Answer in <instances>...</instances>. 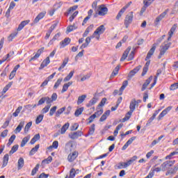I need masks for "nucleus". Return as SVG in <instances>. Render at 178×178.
<instances>
[{"mask_svg":"<svg viewBox=\"0 0 178 178\" xmlns=\"http://www.w3.org/2000/svg\"><path fill=\"white\" fill-rule=\"evenodd\" d=\"M105 26L101 25L95 30L92 35L90 36V38H96V40H99L101 34H104V33H105Z\"/></svg>","mask_w":178,"mask_h":178,"instance_id":"nucleus-1","label":"nucleus"},{"mask_svg":"<svg viewBox=\"0 0 178 178\" xmlns=\"http://www.w3.org/2000/svg\"><path fill=\"white\" fill-rule=\"evenodd\" d=\"M172 43L168 42V43H163L161 46H160V53L159 54V59H161V58H162L163 56V55H165V54H166V51H168L169 49V48H170V45Z\"/></svg>","mask_w":178,"mask_h":178,"instance_id":"nucleus-2","label":"nucleus"},{"mask_svg":"<svg viewBox=\"0 0 178 178\" xmlns=\"http://www.w3.org/2000/svg\"><path fill=\"white\" fill-rule=\"evenodd\" d=\"M176 163V161H166L163 162L161 166L162 169V172H166V170H169L172 166H173Z\"/></svg>","mask_w":178,"mask_h":178,"instance_id":"nucleus-3","label":"nucleus"},{"mask_svg":"<svg viewBox=\"0 0 178 178\" xmlns=\"http://www.w3.org/2000/svg\"><path fill=\"white\" fill-rule=\"evenodd\" d=\"M133 14H134L133 11H131L125 17L124 24L127 29V27H129V26H130V24H131V22H133V17H134Z\"/></svg>","mask_w":178,"mask_h":178,"instance_id":"nucleus-4","label":"nucleus"},{"mask_svg":"<svg viewBox=\"0 0 178 178\" xmlns=\"http://www.w3.org/2000/svg\"><path fill=\"white\" fill-rule=\"evenodd\" d=\"M96 13H98L99 16H105L108 13V8L104 5H100L96 10Z\"/></svg>","mask_w":178,"mask_h":178,"instance_id":"nucleus-5","label":"nucleus"},{"mask_svg":"<svg viewBox=\"0 0 178 178\" xmlns=\"http://www.w3.org/2000/svg\"><path fill=\"white\" fill-rule=\"evenodd\" d=\"M81 136H83V132H81V131L71 132L70 134H69V137L72 140H76L79 138V137H81Z\"/></svg>","mask_w":178,"mask_h":178,"instance_id":"nucleus-6","label":"nucleus"},{"mask_svg":"<svg viewBox=\"0 0 178 178\" xmlns=\"http://www.w3.org/2000/svg\"><path fill=\"white\" fill-rule=\"evenodd\" d=\"M156 44H153L152 47L149 49V52L147 53L145 60H148V59H150L151 57L154 55L155 49H156Z\"/></svg>","mask_w":178,"mask_h":178,"instance_id":"nucleus-7","label":"nucleus"},{"mask_svg":"<svg viewBox=\"0 0 178 178\" xmlns=\"http://www.w3.org/2000/svg\"><path fill=\"white\" fill-rule=\"evenodd\" d=\"M44 49H45V48H44V47H42L40 49H38L37 51V53L35 54V55L34 56H33L29 60V62H31V60H37V59H38V58H40V56L41 55V54H42V52H44Z\"/></svg>","mask_w":178,"mask_h":178,"instance_id":"nucleus-8","label":"nucleus"},{"mask_svg":"<svg viewBox=\"0 0 178 178\" xmlns=\"http://www.w3.org/2000/svg\"><path fill=\"white\" fill-rule=\"evenodd\" d=\"M172 111V106H168L165 109H164L159 115L158 119L159 120H161L162 118L164 116H166L168 115V113Z\"/></svg>","mask_w":178,"mask_h":178,"instance_id":"nucleus-9","label":"nucleus"},{"mask_svg":"<svg viewBox=\"0 0 178 178\" xmlns=\"http://www.w3.org/2000/svg\"><path fill=\"white\" fill-rule=\"evenodd\" d=\"M45 15H47V12L43 11L38 15V16L35 18L33 23L35 24L41 20V19H44L45 17Z\"/></svg>","mask_w":178,"mask_h":178,"instance_id":"nucleus-10","label":"nucleus"},{"mask_svg":"<svg viewBox=\"0 0 178 178\" xmlns=\"http://www.w3.org/2000/svg\"><path fill=\"white\" fill-rule=\"evenodd\" d=\"M79 156V152H73L72 153L70 154L67 156V160L69 162H73L76 158Z\"/></svg>","mask_w":178,"mask_h":178,"instance_id":"nucleus-11","label":"nucleus"},{"mask_svg":"<svg viewBox=\"0 0 178 178\" xmlns=\"http://www.w3.org/2000/svg\"><path fill=\"white\" fill-rule=\"evenodd\" d=\"M70 38H65L63 41L60 42V48H65L67 45H69L70 44Z\"/></svg>","mask_w":178,"mask_h":178,"instance_id":"nucleus-12","label":"nucleus"},{"mask_svg":"<svg viewBox=\"0 0 178 178\" xmlns=\"http://www.w3.org/2000/svg\"><path fill=\"white\" fill-rule=\"evenodd\" d=\"M152 81V76H150L149 79H147L145 82L143 84L141 91H145L147 87H148L149 83Z\"/></svg>","mask_w":178,"mask_h":178,"instance_id":"nucleus-13","label":"nucleus"},{"mask_svg":"<svg viewBox=\"0 0 178 178\" xmlns=\"http://www.w3.org/2000/svg\"><path fill=\"white\" fill-rule=\"evenodd\" d=\"M129 166H130V164L129 163L128 161L120 162L118 164L117 168H118V169H126V168H129Z\"/></svg>","mask_w":178,"mask_h":178,"instance_id":"nucleus-14","label":"nucleus"},{"mask_svg":"<svg viewBox=\"0 0 178 178\" xmlns=\"http://www.w3.org/2000/svg\"><path fill=\"white\" fill-rule=\"evenodd\" d=\"M70 126V124L69 122L65 123L61 129L58 131L60 134H65L66 133V131L67 129H69V127Z\"/></svg>","mask_w":178,"mask_h":178,"instance_id":"nucleus-15","label":"nucleus"},{"mask_svg":"<svg viewBox=\"0 0 178 178\" xmlns=\"http://www.w3.org/2000/svg\"><path fill=\"white\" fill-rule=\"evenodd\" d=\"M136 106H138V105L136 102V99H133L131 101L130 105H129V108L131 112H134V111H136Z\"/></svg>","mask_w":178,"mask_h":178,"instance_id":"nucleus-16","label":"nucleus"},{"mask_svg":"<svg viewBox=\"0 0 178 178\" xmlns=\"http://www.w3.org/2000/svg\"><path fill=\"white\" fill-rule=\"evenodd\" d=\"M30 23V20H25L22 21L18 26L17 31H21V30H23L25 26H27Z\"/></svg>","mask_w":178,"mask_h":178,"instance_id":"nucleus-17","label":"nucleus"},{"mask_svg":"<svg viewBox=\"0 0 178 178\" xmlns=\"http://www.w3.org/2000/svg\"><path fill=\"white\" fill-rule=\"evenodd\" d=\"M168 12H169V9L165 10L163 13H161L159 17H157L156 18V23H159V22H161V20H162V19H163L165 16H166V15H168Z\"/></svg>","mask_w":178,"mask_h":178,"instance_id":"nucleus-18","label":"nucleus"},{"mask_svg":"<svg viewBox=\"0 0 178 178\" xmlns=\"http://www.w3.org/2000/svg\"><path fill=\"white\" fill-rule=\"evenodd\" d=\"M131 51V47H129L123 53L122 58H120L121 62H124L126 58H127V55H129V52Z\"/></svg>","mask_w":178,"mask_h":178,"instance_id":"nucleus-19","label":"nucleus"},{"mask_svg":"<svg viewBox=\"0 0 178 178\" xmlns=\"http://www.w3.org/2000/svg\"><path fill=\"white\" fill-rule=\"evenodd\" d=\"M24 127V121H22L19 122V125L17 127V128L15 129V134H17V133H20L22 131V129Z\"/></svg>","mask_w":178,"mask_h":178,"instance_id":"nucleus-20","label":"nucleus"},{"mask_svg":"<svg viewBox=\"0 0 178 178\" xmlns=\"http://www.w3.org/2000/svg\"><path fill=\"white\" fill-rule=\"evenodd\" d=\"M50 63H51V60H49V57H47L41 63L40 69H44V67H46V66H48V65H49Z\"/></svg>","mask_w":178,"mask_h":178,"instance_id":"nucleus-21","label":"nucleus"},{"mask_svg":"<svg viewBox=\"0 0 178 178\" xmlns=\"http://www.w3.org/2000/svg\"><path fill=\"white\" fill-rule=\"evenodd\" d=\"M24 166V159L23 157H20L17 162V169L20 170Z\"/></svg>","mask_w":178,"mask_h":178,"instance_id":"nucleus-22","label":"nucleus"},{"mask_svg":"<svg viewBox=\"0 0 178 178\" xmlns=\"http://www.w3.org/2000/svg\"><path fill=\"white\" fill-rule=\"evenodd\" d=\"M157 166H158V164H156L151 169V171L153 172V173L154 175H155V172H156V173H159V172H162V167H161V165L160 167H157Z\"/></svg>","mask_w":178,"mask_h":178,"instance_id":"nucleus-23","label":"nucleus"},{"mask_svg":"<svg viewBox=\"0 0 178 178\" xmlns=\"http://www.w3.org/2000/svg\"><path fill=\"white\" fill-rule=\"evenodd\" d=\"M109 115H111V111H106L100 118L99 121L100 122H104V120H106V118H108V116H109Z\"/></svg>","mask_w":178,"mask_h":178,"instance_id":"nucleus-24","label":"nucleus"},{"mask_svg":"<svg viewBox=\"0 0 178 178\" xmlns=\"http://www.w3.org/2000/svg\"><path fill=\"white\" fill-rule=\"evenodd\" d=\"M177 27V26L176 24H174L171 29L170 30V31L168 32V35L169 37L168 38V41L169 40H170L172 38V35H173V33H175V31H176V28Z\"/></svg>","mask_w":178,"mask_h":178,"instance_id":"nucleus-25","label":"nucleus"},{"mask_svg":"<svg viewBox=\"0 0 178 178\" xmlns=\"http://www.w3.org/2000/svg\"><path fill=\"white\" fill-rule=\"evenodd\" d=\"M128 84H129V81H124L122 83V86L120 88L119 95H122V94H123V91L124 90V88H126V87H127Z\"/></svg>","mask_w":178,"mask_h":178,"instance_id":"nucleus-26","label":"nucleus"},{"mask_svg":"<svg viewBox=\"0 0 178 178\" xmlns=\"http://www.w3.org/2000/svg\"><path fill=\"white\" fill-rule=\"evenodd\" d=\"M29 140H30V135L24 137L22 140L20 147H24V145H26V144H27V143H29Z\"/></svg>","mask_w":178,"mask_h":178,"instance_id":"nucleus-27","label":"nucleus"},{"mask_svg":"<svg viewBox=\"0 0 178 178\" xmlns=\"http://www.w3.org/2000/svg\"><path fill=\"white\" fill-rule=\"evenodd\" d=\"M149 63H150V61H147L146 63H145V67H143V72H142V76H145V74H147V72H148V66H149Z\"/></svg>","mask_w":178,"mask_h":178,"instance_id":"nucleus-28","label":"nucleus"},{"mask_svg":"<svg viewBox=\"0 0 178 178\" xmlns=\"http://www.w3.org/2000/svg\"><path fill=\"white\" fill-rule=\"evenodd\" d=\"M87 98V95H83L78 97L77 105H80L84 102V100Z\"/></svg>","mask_w":178,"mask_h":178,"instance_id":"nucleus-29","label":"nucleus"},{"mask_svg":"<svg viewBox=\"0 0 178 178\" xmlns=\"http://www.w3.org/2000/svg\"><path fill=\"white\" fill-rule=\"evenodd\" d=\"M73 149V142L70 141L65 145V151H72Z\"/></svg>","mask_w":178,"mask_h":178,"instance_id":"nucleus-30","label":"nucleus"},{"mask_svg":"<svg viewBox=\"0 0 178 178\" xmlns=\"http://www.w3.org/2000/svg\"><path fill=\"white\" fill-rule=\"evenodd\" d=\"M40 134H35L33 138L31 140V142H30V144H35V143L37 141H38V140H40Z\"/></svg>","mask_w":178,"mask_h":178,"instance_id":"nucleus-31","label":"nucleus"},{"mask_svg":"<svg viewBox=\"0 0 178 178\" xmlns=\"http://www.w3.org/2000/svg\"><path fill=\"white\" fill-rule=\"evenodd\" d=\"M9 161V154H6L3 158V168H5L6 165H8V162Z\"/></svg>","mask_w":178,"mask_h":178,"instance_id":"nucleus-32","label":"nucleus"},{"mask_svg":"<svg viewBox=\"0 0 178 178\" xmlns=\"http://www.w3.org/2000/svg\"><path fill=\"white\" fill-rule=\"evenodd\" d=\"M13 84V82H9L8 84H7L3 89L2 90V95H3V94H6V91H8V90H9V88H10V87H12V85Z\"/></svg>","mask_w":178,"mask_h":178,"instance_id":"nucleus-33","label":"nucleus"},{"mask_svg":"<svg viewBox=\"0 0 178 178\" xmlns=\"http://www.w3.org/2000/svg\"><path fill=\"white\" fill-rule=\"evenodd\" d=\"M122 127H123V124H120L116 127V128L113 132V135L115 137H116V136H118V134H119V130H120L122 129Z\"/></svg>","mask_w":178,"mask_h":178,"instance_id":"nucleus-34","label":"nucleus"},{"mask_svg":"<svg viewBox=\"0 0 178 178\" xmlns=\"http://www.w3.org/2000/svg\"><path fill=\"white\" fill-rule=\"evenodd\" d=\"M120 70V65H118L115 67L114 70L113 71L111 77H115V76H117L118 73H119V70Z\"/></svg>","mask_w":178,"mask_h":178,"instance_id":"nucleus-35","label":"nucleus"},{"mask_svg":"<svg viewBox=\"0 0 178 178\" xmlns=\"http://www.w3.org/2000/svg\"><path fill=\"white\" fill-rule=\"evenodd\" d=\"M16 139V135H12L8 140V143H7V147H10L13 143V141Z\"/></svg>","mask_w":178,"mask_h":178,"instance_id":"nucleus-36","label":"nucleus"},{"mask_svg":"<svg viewBox=\"0 0 178 178\" xmlns=\"http://www.w3.org/2000/svg\"><path fill=\"white\" fill-rule=\"evenodd\" d=\"M23 109V106H19L16 110L15 112L13 113V116L14 118H17L19 116V114L20 113L21 111Z\"/></svg>","mask_w":178,"mask_h":178,"instance_id":"nucleus-37","label":"nucleus"},{"mask_svg":"<svg viewBox=\"0 0 178 178\" xmlns=\"http://www.w3.org/2000/svg\"><path fill=\"white\" fill-rule=\"evenodd\" d=\"M40 148V145H36L29 152V155H34Z\"/></svg>","mask_w":178,"mask_h":178,"instance_id":"nucleus-38","label":"nucleus"},{"mask_svg":"<svg viewBox=\"0 0 178 178\" xmlns=\"http://www.w3.org/2000/svg\"><path fill=\"white\" fill-rule=\"evenodd\" d=\"M58 146H59V143L58 142V140H55L53 142L52 145L48 147V149H52V148H54V149H56Z\"/></svg>","mask_w":178,"mask_h":178,"instance_id":"nucleus-39","label":"nucleus"},{"mask_svg":"<svg viewBox=\"0 0 178 178\" xmlns=\"http://www.w3.org/2000/svg\"><path fill=\"white\" fill-rule=\"evenodd\" d=\"M124 12H126V10L122 8L117 15L116 19L119 20L122 17V16H123V13H124Z\"/></svg>","mask_w":178,"mask_h":178,"instance_id":"nucleus-40","label":"nucleus"},{"mask_svg":"<svg viewBox=\"0 0 178 178\" xmlns=\"http://www.w3.org/2000/svg\"><path fill=\"white\" fill-rule=\"evenodd\" d=\"M19 149V145H15L12 148L11 150L10 151L9 154L10 155H12L16 152Z\"/></svg>","mask_w":178,"mask_h":178,"instance_id":"nucleus-41","label":"nucleus"},{"mask_svg":"<svg viewBox=\"0 0 178 178\" xmlns=\"http://www.w3.org/2000/svg\"><path fill=\"white\" fill-rule=\"evenodd\" d=\"M65 111H66V107H63V108L58 109L56 113V116H57V117L60 116V115H62V113H63V112H65Z\"/></svg>","mask_w":178,"mask_h":178,"instance_id":"nucleus-42","label":"nucleus"},{"mask_svg":"<svg viewBox=\"0 0 178 178\" xmlns=\"http://www.w3.org/2000/svg\"><path fill=\"white\" fill-rule=\"evenodd\" d=\"M131 115H133V111H129L126 115L125 117L123 118V121L126 122V120H129L130 118H131Z\"/></svg>","mask_w":178,"mask_h":178,"instance_id":"nucleus-43","label":"nucleus"},{"mask_svg":"<svg viewBox=\"0 0 178 178\" xmlns=\"http://www.w3.org/2000/svg\"><path fill=\"white\" fill-rule=\"evenodd\" d=\"M63 81V79L62 78H60L57 80V81L55 83L54 86V90H56V88H58L59 86H60V83H62Z\"/></svg>","mask_w":178,"mask_h":178,"instance_id":"nucleus-44","label":"nucleus"},{"mask_svg":"<svg viewBox=\"0 0 178 178\" xmlns=\"http://www.w3.org/2000/svg\"><path fill=\"white\" fill-rule=\"evenodd\" d=\"M16 35H17V32H14L11 33L8 37V40L9 42L13 41V39L16 38Z\"/></svg>","mask_w":178,"mask_h":178,"instance_id":"nucleus-45","label":"nucleus"},{"mask_svg":"<svg viewBox=\"0 0 178 178\" xmlns=\"http://www.w3.org/2000/svg\"><path fill=\"white\" fill-rule=\"evenodd\" d=\"M73 74H74V71H71L69 74L64 79V81H69V80L73 77Z\"/></svg>","mask_w":178,"mask_h":178,"instance_id":"nucleus-46","label":"nucleus"},{"mask_svg":"<svg viewBox=\"0 0 178 178\" xmlns=\"http://www.w3.org/2000/svg\"><path fill=\"white\" fill-rule=\"evenodd\" d=\"M42 119H44V115H42V114L39 115L37 117L36 120H35L36 124H40V122H42Z\"/></svg>","mask_w":178,"mask_h":178,"instance_id":"nucleus-47","label":"nucleus"},{"mask_svg":"<svg viewBox=\"0 0 178 178\" xmlns=\"http://www.w3.org/2000/svg\"><path fill=\"white\" fill-rule=\"evenodd\" d=\"M90 42V37L86 38V42L83 43L81 46V49H83L84 48H86V47H88V44Z\"/></svg>","mask_w":178,"mask_h":178,"instance_id":"nucleus-48","label":"nucleus"},{"mask_svg":"<svg viewBox=\"0 0 178 178\" xmlns=\"http://www.w3.org/2000/svg\"><path fill=\"white\" fill-rule=\"evenodd\" d=\"M44 102H46L47 105H50V107L52 106V99L49 98V97H44Z\"/></svg>","mask_w":178,"mask_h":178,"instance_id":"nucleus-49","label":"nucleus"},{"mask_svg":"<svg viewBox=\"0 0 178 178\" xmlns=\"http://www.w3.org/2000/svg\"><path fill=\"white\" fill-rule=\"evenodd\" d=\"M32 124H33L32 122H29L26 124L24 128V133L29 132V130H30V127H31Z\"/></svg>","mask_w":178,"mask_h":178,"instance_id":"nucleus-50","label":"nucleus"},{"mask_svg":"<svg viewBox=\"0 0 178 178\" xmlns=\"http://www.w3.org/2000/svg\"><path fill=\"white\" fill-rule=\"evenodd\" d=\"M38 169H40V164H37L35 167L32 170L31 175L34 176L37 172H38Z\"/></svg>","mask_w":178,"mask_h":178,"instance_id":"nucleus-51","label":"nucleus"},{"mask_svg":"<svg viewBox=\"0 0 178 178\" xmlns=\"http://www.w3.org/2000/svg\"><path fill=\"white\" fill-rule=\"evenodd\" d=\"M106 104V98H103L101 101V102L97 106V108L99 109V108H102Z\"/></svg>","mask_w":178,"mask_h":178,"instance_id":"nucleus-52","label":"nucleus"},{"mask_svg":"<svg viewBox=\"0 0 178 178\" xmlns=\"http://www.w3.org/2000/svg\"><path fill=\"white\" fill-rule=\"evenodd\" d=\"M83 111H84V108H78L75 113H74V115L75 116H80V115H81V113H83Z\"/></svg>","mask_w":178,"mask_h":178,"instance_id":"nucleus-53","label":"nucleus"},{"mask_svg":"<svg viewBox=\"0 0 178 178\" xmlns=\"http://www.w3.org/2000/svg\"><path fill=\"white\" fill-rule=\"evenodd\" d=\"M76 176V170L74 168H72L70 171V178H74Z\"/></svg>","mask_w":178,"mask_h":178,"instance_id":"nucleus-54","label":"nucleus"},{"mask_svg":"<svg viewBox=\"0 0 178 178\" xmlns=\"http://www.w3.org/2000/svg\"><path fill=\"white\" fill-rule=\"evenodd\" d=\"M83 55H84V50L80 51L76 56H75V61L77 62L79 58H82Z\"/></svg>","mask_w":178,"mask_h":178,"instance_id":"nucleus-55","label":"nucleus"},{"mask_svg":"<svg viewBox=\"0 0 178 178\" xmlns=\"http://www.w3.org/2000/svg\"><path fill=\"white\" fill-rule=\"evenodd\" d=\"M51 162H52V156H49L47 159H44L42 161V163H51Z\"/></svg>","mask_w":178,"mask_h":178,"instance_id":"nucleus-56","label":"nucleus"},{"mask_svg":"<svg viewBox=\"0 0 178 178\" xmlns=\"http://www.w3.org/2000/svg\"><path fill=\"white\" fill-rule=\"evenodd\" d=\"M76 29H77V26H76V24H74L67 27V31L68 33H71V31H73V30H76Z\"/></svg>","mask_w":178,"mask_h":178,"instance_id":"nucleus-57","label":"nucleus"},{"mask_svg":"<svg viewBox=\"0 0 178 178\" xmlns=\"http://www.w3.org/2000/svg\"><path fill=\"white\" fill-rule=\"evenodd\" d=\"M56 109H58V107L56 106H53L49 111L50 116H54V113L56 112Z\"/></svg>","mask_w":178,"mask_h":178,"instance_id":"nucleus-58","label":"nucleus"},{"mask_svg":"<svg viewBox=\"0 0 178 178\" xmlns=\"http://www.w3.org/2000/svg\"><path fill=\"white\" fill-rule=\"evenodd\" d=\"M95 113L96 114L97 118H99V116H101V114L104 113V109H102V108L101 107L99 108H97V111Z\"/></svg>","mask_w":178,"mask_h":178,"instance_id":"nucleus-59","label":"nucleus"},{"mask_svg":"<svg viewBox=\"0 0 178 178\" xmlns=\"http://www.w3.org/2000/svg\"><path fill=\"white\" fill-rule=\"evenodd\" d=\"M50 105H47L44 106V108H42V111H41V113H47V112L49 111V108H50Z\"/></svg>","mask_w":178,"mask_h":178,"instance_id":"nucleus-60","label":"nucleus"},{"mask_svg":"<svg viewBox=\"0 0 178 178\" xmlns=\"http://www.w3.org/2000/svg\"><path fill=\"white\" fill-rule=\"evenodd\" d=\"M177 88H178V83H173L170 87V90L171 91H175V90H177Z\"/></svg>","mask_w":178,"mask_h":178,"instance_id":"nucleus-61","label":"nucleus"},{"mask_svg":"<svg viewBox=\"0 0 178 178\" xmlns=\"http://www.w3.org/2000/svg\"><path fill=\"white\" fill-rule=\"evenodd\" d=\"M77 15H79V11H75L72 15L70 17L69 20L70 22H73V20H74V19L76 18V16H77Z\"/></svg>","mask_w":178,"mask_h":178,"instance_id":"nucleus-62","label":"nucleus"},{"mask_svg":"<svg viewBox=\"0 0 178 178\" xmlns=\"http://www.w3.org/2000/svg\"><path fill=\"white\" fill-rule=\"evenodd\" d=\"M155 0H143V5H146V6H149L152 2Z\"/></svg>","mask_w":178,"mask_h":178,"instance_id":"nucleus-63","label":"nucleus"},{"mask_svg":"<svg viewBox=\"0 0 178 178\" xmlns=\"http://www.w3.org/2000/svg\"><path fill=\"white\" fill-rule=\"evenodd\" d=\"M77 8H79L78 6H74L70 8L68 10L67 14L69 15L70 13L74 12V10H76V9H77Z\"/></svg>","mask_w":178,"mask_h":178,"instance_id":"nucleus-64","label":"nucleus"}]
</instances>
